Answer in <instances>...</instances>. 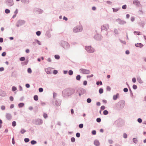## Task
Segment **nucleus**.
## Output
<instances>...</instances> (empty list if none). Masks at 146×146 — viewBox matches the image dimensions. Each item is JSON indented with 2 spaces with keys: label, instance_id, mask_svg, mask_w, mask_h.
Segmentation results:
<instances>
[{
  "label": "nucleus",
  "instance_id": "nucleus-1",
  "mask_svg": "<svg viewBox=\"0 0 146 146\" xmlns=\"http://www.w3.org/2000/svg\"><path fill=\"white\" fill-rule=\"evenodd\" d=\"M82 28L81 27H75L73 29V31L75 33L79 32L82 30Z\"/></svg>",
  "mask_w": 146,
  "mask_h": 146
},
{
  "label": "nucleus",
  "instance_id": "nucleus-2",
  "mask_svg": "<svg viewBox=\"0 0 146 146\" xmlns=\"http://www.w3.org/2000/svg\"><path fill=\"white\" fill-rule=\"evenodd\" d=\"M86 49L88 52L90 53L93 52H94V49L91 46H86Z\"/></svg>",
  "mask_w": 146,
  "mask_h": 146
},
{
  "label": "nucleus",
  "instance_id": "nucleus-3",
  "mask_svg": "<svg viewBox=\"0 0 146 146\" xmlns=\"http://www.w3.org/2000/svg\"><path fill=\"white\" fill-rule=\"evenodd\" d=\"M80 72L81 73L85 74H88L89 73V71L88 70L81 69H80Z\"/></svg>",
  "mask_w": 146,
  "mask_h": 146
},
{
  "label": "nucleus",
  "instance_id": "nucleus-4",
  "mask_svg": "<svg viewBox=\"0 0 146 146\" xmlns=\"http://www.w3.org/2000/svg\"><path fill=\"white\" fill-rule=\"evenodd\" d=\"M109 27L108 25H105L102 27L101 29L102 30H107L109 29Z\"/></svg>",
  "mask_w": 146,
  "mask_h": 146
},
{
  "label": "nucleus",
  "instance_id": "nucleus-5",
  "mask_svg": "<svg viewBox=\"0 0 146 146\" xmlns=\"http://www.w3.org/2000/svg\"><path fill=\"white\" fill-rule=\"evenodd\" d=\"M7 5L9 6H11L13 5L14 3L13 2V0H9V1L7 2Z\"/></svg>",
  "mask_w": 146,
  "mask_h": 146
},
{
  "label": "nucleus",
  "instance_id": "nucleus-6",
  "mask_svg": "<svg viewBox=\"0 0 146 146\" xmlns=\"http://www.w3.org/2000/svg\"><path fill=\"white\" fill-rule=\"evenodd\" d=\"M25 22L23 20H19L18 22V24L17 25L18 27L22 25L25 24Z\"/></svg>",
  "mask_w": 146,
  "mask_h": 146
},
{
  "label": "nucleus",
  "instance_id": "nucleus-7",
  "mask_svg": "<svg viewBox=\"0 0 146 146\" xmlns=\"http://www.w3.org/2000/svg\"><path fill=\"white\" fill-rule=\"evenodd\" d=\"M133 3L135 5H139L140 4L138 0H137L133 1Z\"/></svg>",
  "mask_w": 146,
  "mask_h": 146
},
{
  "label": "nucleus",
  "instance_id": "nucleus-8",
  "mask_svg": "<svg viewBox=\"0 0 146 146\" xmlns=\"http://www.w3.org/2000/svg\"><path fill=\"white\" fill-rule=\"evenodd\" d=\"M94 144L95 145L97 146H98L100 145L99 141L97 140H96L94 141Z\"/></svg>",
  "mask_w": 146,
  "mask_h": 146
},
{
  "label": "nucleus",
  "instance_id": "nucleus-9",
  "mask_svg": "<svg viewBox=\"0 0 146 146\" xmlns=\"http://www.w3.org/2000/svg\"><path fill=\"white\" fill-rule=\"evenodd\" d=\"M11 115L9 113H7L6 114V117L8 120L10 119L11 118Z\"/></svg>",
  "mask_w": 146,
  "mask_h": 146
},
{
  "label": "nucleus",
  "instance_id": "nucleus-10",
  "mask_svg": "<svg viewBox=\"0 0 146 146\" xmlns=\"http://www.w3.org/2000/svg\"><path fill=\"white\" fill-rule=\"evenodd\" d=\"M135 46L137 47H141L143 46V45L141 43H137L135 44Z\"/></svg>",
  "mask_w": 146,
  "mask_h": 146
},
{
  "label": "nucleus",
  "instance_id": "nucleus-11",
  "mask_svg": "<svg viewBox=\"0 0 146 146\" xmlns=\"http://www.w3.org/2000/svg\"><path fill=\"white\" fill-rule=\"evenodd\" d=\"M69 91L70 92H69L70 94H72L74 93V89H69Z\"/></svg>",
  "mask_w": 146,
  "mask_h": 146
},
{
  "label": "nucleus",
  "instance_id": "nucleus-12",
  "mask_svg": "<svg viewBox=\"0 0 146 146\" xmlns=\"http://www.w3.org/2000/svg\"><path fill=\"white\" fill-rule=\"evenodd\" d=\"M119 94H117L116 95H114L113 97V99L114 100H116L119 96Z\"/></svg>",
  "mask_w": 146,
  "mask_h": 146
},
{
  "label": "nucleus",
  "instance_id": "nucleus-13",
  "mask_svg": "<svg viewBox=\"0 0 146 146\" xmlns=\"http://www.w3.org/2000/svg\"><path fill=\"white\" fill-rule=\"evenodd\" d=\"M137 80L140 83H142L143 82L142 80L140 77H138L137 78Z\"/></svg>",
  "mask_w": 146,
  "mask_h": 146
},
{
  "label": "nucleus",
  "instance_id": "nucleus-14",
  "mask_svg": "<svg viewBox=\"0 0 146 146\" xmlns=\"http://www.w3.org/2000/svg\"><path fill=\"white\" fill-rule=\"evenodd\" d=\"M21 1L22 3H29V0H21Z\"/></svg>",
  "mask_w": 146,
  "mask_h": 146
},
{
  "label": "nucleus",
  "instance_id": "nucleus-15",
  "mask_svg": "<svg viewBox=\"0 0 146 146\" xmlns=\"http://www.w3.org/2000/svg\"><path fill=\"white\" fill-rule=\"evenodd\" d=\"M24 104L23 103H20V104H19L18 105L19 106L20 108L22 107H23L24 106Z\"/></svg>",
  "mask_w": 146,
  "mask_h": 146
},
{
  "label": "nucleus",
  "instance_id": "nucleus-16",
  "mask_svg": "<svg viewBox=\"0 0 146 146\" xmlns=\"http://www.w3.org/2000/svg\"><path fill=\"white\" fill-rule=\"evenodd\" d=\"M119 8H113V11L114 12H117L119 10Z\"/></svg>",
  "mask_w": 146,
  "mask_h": 146
},
{
  "label": "nucleus",
  "instance_id": "nucleus-17",
  "mask_svg": "<svg viewBox=\"0 0 146 146\" xmlns=\"http://www.w3.org/2000/svg\"><path fill=\"white\" fill-rule=\"evenodd\" d=\"M34 98L35 100L37 101L38 100V97L37 95H35L34 97Z\"/></svg>",
  "mask_w": 146,
  "mask_h": 146
},
{
  "label": "nucleus",
  "instance_id": "nucleus-18",
  "mask_svg": "<svg viewBox=\"0 0 146 146\" xmlns=\"http://www.w3.org/2000/svg\"><path fill=\"white\" fill-rule=\"evenodd\" d=\"M54 57L56 59H59L60 58V56L58 55H55L54 56Z\"/></svg>",
  "mask_w": 146,
  "mask_h": 146
},
{
  "label": "nucleus",
  "instance_id": "nucleus-19",
  "mask_svg": "<svg viewBox=\"0 0 146 146\" xmlns=\"http://www.w3.org/2000/svg\"><path fill=\"white\" fill-rule=\"evenodd\" d=\"M36 143V141L34 140H32L31 141V143L32 145H34Z\"/></svg>",
  "mask_w": 146,
  "mask_h": 146
},
{
  "label": "nucleus",
  "instance_id": "nucleus-20",
  "mask_svg": "<svg viewBox=\"0 0 146 146\" xmlns=\"http://www.w3.org/2000/svg\"><path fill=\"white\" fill-rule=\"evenodd\" d=\"M108 111L106 110H104L103 112V113L105 115H107L108 114Z\"/></svg>",
  "mask_w": 146,
  "mask_h": 146
},
{
  "label": "nucleus",
  "instance_id": "nucleus-21",
  "mask_svg": "<svg viewBox=\"0 0 146 146\" xmlns=\"http://www.w3.org/2000/svg\"><path fill=\"white\" fill-rule=\"evenodd\" d=\"M25 60V58L24 57H22L20 58V60L21 61H23Z\"/></svg>",
  "mask_w": 146,
  "mask_h": 146
},
{
  "label": "nucleus",
  "instance_id": "nucleus-22",
  "mask_svg": "<svg viewBox=\"0 0 146 146\" xmlns=\"http://www.w3.org/2000/svg\"><path fill=\"white\" fill-rule=\"evenodd\" d=\"M5 12L6 13H9L10 12V11L8 9H6L5 10Z\"/></svg>",
  "mask_w": 146,
  "mask_h": 146
},
{
  "label": "nucleus",
  "instance_id": "nucleus-23",
  "mask_svg": "<svg viewBox=\"0 0 146 146\" xmlns=\"http://www.w3.org/2000/svg\"><path fill=\"white\" fill-rule=\"evenodd\" d=\"M68 74L70 75H71L73 74V72L72 70H70L68 72Z\"/></svg>",
  "mask_w": 146,
  "mask_h": 146
},
{
  "label": "nucleus",
  "instance_id": "nucleus-24",
  "mask_svg": "<svg viewBox=\"0 0 146 146\" xmlns=\"http://www.w3.org/2000/svg\"><path fill=\"white\" fill-rule=\"evenodd\" d=\"M76 79L77 80H80V75H77L76 77Z\"/></svg>",
  "mask_w": 146,
  "mask_h": 146
},
{
  "label": "nucleus",
  "instance_id": "nucleus-25",
  "mask_svg": "<svg viewBox=\"0 0 146 146\" xmlns=\"http://www.w3.org/2000/svg\"><path fill=\"white\" fill-rule=\"evenodd\" d=\"M26 131L24 129H22L21 131H20V132L22 134H23Z\"/></svg>",
  "mask_w": 146,
  "mask_h": 146
},
{
  "label": "nucleus",
  "instance_id": "nucleus-26",
  "mask_svg": "<svg viewBox=\"0 0 146 146\" xmlns=\"http://www.w3.org/2000/svg\"><path fill=\"white\" fill-rule=\"evenodd\" d=\"M16 125V122L15 121H13V122L12 123V126L13 127H15Z\"/></svg>",
  "mask_w": 146,
  "mask_h": 146
},
{
  "label": "nucleus",
  "instance_id": "nucleus-27",
  "mask_svg": "<svg viewBox=\"0 0 146 146\" xmlns=\"http://www.w3.org/2000/svg\"><path fill=\"white\" fill-rule=\"evenodd\" d=\"M24 141L25 142L27 143L29 141V138H25L24 139Z\"/></svg>",
  "mask_w": 146,
  "mask_h": 146
},
{
  "label": "nucleus",
  "instance_id": "nucleus-28",
  "mask_svg": "<svg viewBox=\"0 0 146 146\" xmlns=\"http://www.w3.org/2000/svg\"><path fill=\"white\" fill-rule=\"evenodd\" d=\"M103 92V90L102 88H100L99 90V92L100 94H102Z\"/></svg>",
  "mask_w": 146,
  "mask_h": 146
},
{
  "label": "nucleus",
  "instance_id": "nucleus-29",
  "mask_svg": "<svg viewBox=\"0 0 146 146\" xmlns=\"http://www.w3.org/2000/svg\"><path fill=\"white\" fill-rule=\"evenodd\" d=\"M133 142L135 143H137V139L135 138H133Z\"/></svg>",
  "mask_w": 146,
  "mask_h": 146
},
{
  "label": "nucleus",
  "instance_id": "nucleus-30",
  "mask_svg": "<svg viewBox=\"0 0 146 146\" xmlns=\"http://www.w3.org/2000/svg\"><path fill=\"white\" fill-rule=\"evenodd\" d=\"M28 72L29 73H31L32 72V70L30 68H29L27 70Z\"/></svg>",
  "mask_w": 146,
  "mask_h": 146
},
{
  "label": "nucleus",
  "instance_id": "nucleus-31",
  "mask_svg": "<svg viewBox=\"0 0 146 146\" xmlns=\"http://www.w3.org/2000/svg\"><path fill=\"white\" fill-rule=\"evenodd\" d=\"M17 90V88L15 86H13L12 88V91H14Z\"/></svg>",
  "mask_w": 146,
  "mask_h": 146
},
{
  "label": "nucleus",
  "instance_id": "nucleus-32",
  "mask_svg": "<svg viewBox=\"0 0 146 146\" xmlns=\"http://www.w3.org/2000/svg\"><path fill=\"white\" fill-rule=\"evenodd\" d=\"M134 33L136 35H140V32H139L134 31Z\"/></svg>",
  "mask_w": 146,
  "mask_h": 146
},
{
  "label": "nucleus",
  "instance_id": "nucleus-33",
  "mask_svg": "<svg viewBox=\"0 0 146 146\" xmlns=\"http://www.w3.org/2000/svg\"><path fill=\"white\" fill-rule=\"evenodd\" d=\"M43 116L45 118H46L47 117V114L44 113L43 114Z\"/></svg>",
  "mask_w": 146,
  "mask_h": 146
},
{
  "label": "nucleus",
  "instance_id": "nucleus-34",
  "mask_svg": "<svg viewBox=\"0 0 146 146\" xmlns=\"http://www.w3.org/2000/svg\"><path fill=\"white\" fill-rule=\"evenodd\" d=\"M41 33L40 31H38L36 32V34L37 35L39 36L40 35Z\"/></svg>",
  "mask_w": 146,
  "mask_h": 146
},
{
  "label": "nucleus",
  "instance_id": "nucleus-35",
  "mask_svg": "<svg viewBox=\"0 0 146 146\" xmlns=\"http://www.w3.org/2000/svg\"><path fill=\"white\" fill-rule=\"evenodd\" d=\"M83 124H79V127L80 128H83Z\"/></svg>",
  "mask_w": 146,
  "mask_h": 146
},
{
  "label": "nucleus",
  "instance_id": "nucleus-36",
  "mask_svg": "<svg viewBox=\"0 0 146 146\" xmlns=\"http://www.w3.org/2000/svg\"><path fill=\"white\" fill-rule=\"evenodd\" d=\"M96 121L98 122H100L101 121V119L100 118H97L96 119Z\"/></svg>",
  "mask_w": 146,
  "mask_h": 146
},
{
  "label": "nucleus",
  "instance_id": "nucleus-37",
  "mask_svg": "<svg viewBox=\"0 0 146 146\" xmlns=\"http://www.w3.org/2000/svg\"><path fill=\"white\" fill-rule=\"evenodd\" d=\"M137 121L139 123H141L142 122V120L141 118H138L137 119Z\"/></svg>",
  "mask_w": 146,
  "mask_h": 146
},
{
  "label": "nucleus",
  "instance_id": "nucleus-38",
  "mask_svg": "<svg viewBox=\"0 0 146 146\" xmlns=\"http://www.w3.org/2000/svg\"><path fill=\"white\" fill-rule=\"evenodd\" d=\"M127 8V6L126 5H123L122 6V8L123 9H125Z\"/></svg>",
  "mask_w": 146,
  "mask_h": 146
},
{
  "label": "nucleus",
  "instance_id": "nucleus-39",
  "mask_svg": "<svg viewBox=\"0 0 146 146\" xmlns=\"http://www.w3.org/2000/svg\"><path fill=\"white\" fill-rule=\"evenodd\" d=\"M87 102L90 103L91 102V100L90 98H88L87 100Z\"/></svg>",
  "mask_w": 146,
  "mask_h": 146
},
{
  "label": "nucleus",
  "instance_id": "nucleus-40",
  "mask_svg": "<svg viewBox=\"0 0 146 146\" xmlns=\"http://www.w3.org/2000/svg\"><path fill=\"white\" fill-rule=\"evenodd\" d=\"M75 139L74 137H72L71 138V141L72 142H74L75 141Z\"/></svg>",
  "mask_w": 146,
  "mask_h": 146
},
{
  "label": "nucleus",
  "instance_id": "nucleus-41",
  "mask_svg": "<svg viewBox=\"0 0 146 146\" xmlns=\"http://www.w3.org/2000/svg\"><path fill=\"white\" fill-rule=\"evenodd\" d=\"M100 84L101 85H102V82L100 81V82H96V84L97 85H99V84Z\"/></svg>",
  "mask_w": 146,
  "mask_h": 146
},
{
  "label": "nucleus",
  "instance_id": "nucleus-42",
  "mask_svg": "<svg viewBox=\"0 0 146 146\" xmlns=\"http://www.w3.org/2000/svg\"><path fill=\"white\" fill-rule=\"evenodd\" d=\"M76 135L77 137H79L80 136V134L79 133H76Z\"/></svg>",
  "mask_w": 146,
  "mask_h": 146
},
{
  "label": "nucleus",
  "instance_id": "nucleus-43",
  "mask_svg": "<svg viewBox=\"0 0 146 146\" xmlns=\"http://www.w3.org/2000/svg\"><path fill=\"white\" fill-rule=\"evenodd\" d=\"M39 91L40 92H41L43 91V89L42 88H40L39 89Z\"/></svg>",
  "mask_w": 146,
  "mask_h": 146
},
{
  "label": "nucleus",
  "instance_id": "nucleus-44",
  "mask_svg": "<svg viewBox=\"0 0 146 146\" xmlns=\"http://www.w3.org/2000/svg\"><path fill=\"white\" fill-rule=\"evenodd\" d=\"M133 88L134 89H136L137 88V86L135 85H134L133 86Z\"/></svg>",
  "mask_w": 146,
  "mask_h": 146
},
{
  "label": "nucleus",
  "instance_id": "nucleus-45",
  "mask_svg": "<svg viewBox=\"0 0 146 146\" xmlns=\"http://www.w3.org/2000/svg\"><path fill=\"white\" fill-rule=\"evenodd\" d=\"M92 133L93 135H95L96 133V131L95 130H93L92 132Z\"/></svg>",
  "mask_w": 146,
  "mask_h": 146
},
{
  "label": "nucleus",
  "instance_id": "nucleus-46",
  "mask_svg": "<svg viewBox=\"0 0 146 146\" xmlns=\"http://www.w3.org/2000/svg\"><path fill=\"white\" fill-rule=\"evenodd\" d=\"M128 91V90L127 88H125L123 89V91L125 92H127Z\"/></svg>",
  "mask_w": 146,
  "mask_h": 146
},
{
  "label": "nucleus",
  "instance_id": "nucleus-47",
  "mask_svg": "<svg viewBox=\"0 0 146 146\" xmlns=\"http://www.w3.org/2000/svg\"><path fill=\"white\" fill-rule=\"evenodd\" d=\"M58 73V71L57 70H54L53 71V73L54 74H57Z\"/></svg>",
  "mask_w": 146,
  "mask_h": 146
},
{
  "label": "nucleus",
  "instance_id": "nucleus-48",
  "mask_svg": "<svg viewBox=\"0 0 146 146\" xmlns=\"http://www.w3.org/2000/svg\"><path fill=\"white\" fill-rule=\"evenodd\" d=\"M6 55V53L5 52H3L1 54V55L3 56H5Z\"/></svg>",
  "mask_w": 146,
  "mask_h": 146
},
{
  "label": "nucleus",
  "instance_id": "nucleus-49",
  "mask_svg": "<svg viewBox=\"0 0 146 146\" xmlns=\"http://www.w3.org/2000/svg\"><path fill=\"white\" fill-rule=\"evenodd\" d=\"M132 81L133 82L135 83L136 82V79L135 78H132Z\"/></svg>",
  "mask_w": 146,
  "mask_h": 146
},
{
  "label": "nucleus",
  "instance_id": "nucleus-50",
  "mask_svg": "<svg viewBox=\"0 0 146 146\" xmlns=\"http://www.w3.org/2000/svg\"><path fill=\"white\" fill-rule=\"evenodd\" d=\"M1 108L2 110H4L5 109V107L4 106H2L1 107Z\"/></svg>",
  "mask_w": 146,
  "mask_h": 146
},
{
  "label": "nucleus",
  "instance_id": "nucleus-51",
  "mask_svg": "<svg viewBox=\"0 0 146 146\" xmlns=\"http://www.w3.org/2000/svg\"><path fill=\"white\" fill-rule=\"evenodd\" d=\"M107 90L108 91H110L111 90V88L110 87L108 86L107 87Z\"/></svg>",
  "mask_w": 146,
  "mask_h": 146
},
{
  "label": "nucleus",
  "instance_id": "nucleus-52",
  "mask_svg": "<svg viewBox=\"0 0 146 146\" xmlns=\"http://www.w3.org/2000/svg\"><path fill=\"white\" fill-rule=\"evenodd\" d=\"M123 137L125 138H127V135L126 133H124L123 135Z\"/></svg>",
  "mask_w": 146,
  "mask_h": 146
},
{
  "label": "nucleus",
  "instance_id": "nucleus-53",
  "mask_svg": "<svg viewBox=\"0 0 146 146\" xmlns=\"http://www.w3.org/2000/svg\"><path fill=\"white\" fill-rule=\"evenodd\" d=\"M10 100L11 101H13V98L12 96H10L9 98Z\"/></svg>",
  "mask_w": 146,
  "mask_h": 146
},
{
  "label": "nucleus",
  "instance_id": "nucleus-54",
  "mask_svg": "<svg viewBox=\"0 0 146 146\" xmlns=\"http://www.w3.org/2000/svg\"><path fill=\"white\" fill-rule=\"evenodd\" d=\"M49 70H50L49 68H47L46 70V71L48 74H49L50 73V72H49L48 70L47 71Z\"/></svg>",
  "mask_w": 146,
  "mask_h": 146
},
{
  "label": "nucleus",
  "instance_id": "nucleus-55",
  "mask_svg": "<svg viewBox=\"0 0 146 146\" xmlns=\"http://www.w3.org/2000/svg\"><path fill=\"white\" fill-rule=\"evenodd\" d=\"M18 13V9H16L14 12V13H15V15H16Z\"/></svg>",
  "mask_w": 146,
  "mask_h": 146
},
{
  "label": "nucleus",
  "instance_id": "nucleus-56",
  "mask_svg": "<svg viewBox=\"0 0 146 146\" xmlns=\"http://www.w3.org/2000/svg\"><path fill=\"white\" fill-rule=\"evenodd\" d=\"M105 108V107L104 106H102L101 107V110H104Z\"/></svg>",
  "mask_w": 146,
  "mask_h": 146
},
{
  "label": "nucleus",
  "instance_id": "nucleus-57",
  "mask_svg": "<svg viewBox=\"0 0 146 146\" xmlns=\"http://www.w3.org/2000/svg\"><path fill=\"white\" fill-rule=\"evenodd\" d=\"M87 84V82L86 81H84L83 82V84L84 85H86Z\"/></svg>",
  "mask_w": 146,
  "mask_h": 146
},
{
  "label": "nucleus",
  "instance_id": "nucleus-58",
  "mask_svg": "<svg viewBox=\"0 0 146 146\" xmlns=\"http://www.w3.org/2000/svg\"><path fill=\"white\" fill-rule=\"evenodd\" d=\"M3 42V39L2 38H0V42Z\"/></svg>",
  "mask_w": 146,
  "mask_h": 146
},
{
  "label": "nucleus",
  "instance_id": "nucleus-59",
  "mask_svg": "<svg viewBox=\"0 0 146 146\" xmlns=\"http://www.w3.org/2000/svg\"><path fill=\"white\" fill-rule=\"evenodd\" d=\"M26 86L27 88H29L30 87V85L29 84H26Z\"/></svg>",
  "mask_w": 146,
  "mask_h": 146
},
{
  "label": "nucleus",
  "instance_id": "nucleus-60",
  "mask_svg": "<svg viewBox=\"0 0 146 146\" xmlns=\"http://www.w3.org/2000/svg\"><path fill=\"white\" fill-rule=\"evenodd\" d=\"M125 53L126 54H128L129 53V50H126L125 52Z\"/></svg>",
  "mask_w": 146,
  "mask_h": 146
},
{
  "label": "nucleus",
  "instance_id": "nucleus-61",
  "mask_svg": "<svg viewBox=\"0 0 146 146\" xmlns=\"http://www.w3.org/2000/svg\"><path fill=\"white\" fill-rule=\"evenodd\" d=\"M4 70V68L3 67L0 68V71H2Z\"/></svg>",
  "mask_w": 146,
  "mask_h": 146
},
{
  "label": "nucleus",
  "instance_id": "nucleus-62",
  "mask_svg": "<svg viewBox=\"0 0 146 146\" xmlns=\"http://www.w3.org/2000/svg\"><path fill=\"white\" fill-rule=\"evenodd\" d=\"M135 20V18L134 17H132L131 19V20L132 21H133Z\"/></svg>",
  "mask_w": 146,
  "mask_h": 146
},
{
  "label": "nucleus",
  "instance_id": "nucleus-63",
  "mask_svg": "<svg viewBox=\"0 0 146 146\" xmlns=\"http://www.w3.org/2000/svg\"><path fill=\"white\" fill-rule=\"evenodd\" d=\"M47 60L49 62H50L51 61V59L50 58H48Z\"/></svg>",
  "mask_w": 146,
  "mask_h": 146
},
{
  "label": "nucleus",
  "instance_id": "nucleus-64",
  "mask_svg": "<svg viewBox=\"0 0 146 146\" xmlns=\"http://www.w3.org/2000/svg\"><path fill=\"white\" fill-rule=\"evenodd\" d=\"M63 19L64 20H65V21H67V20H68L67 18L66 17H63Z\"/></svg>",
  "mask_w": 146,
  "mask_h": 146
}]
</instances>
